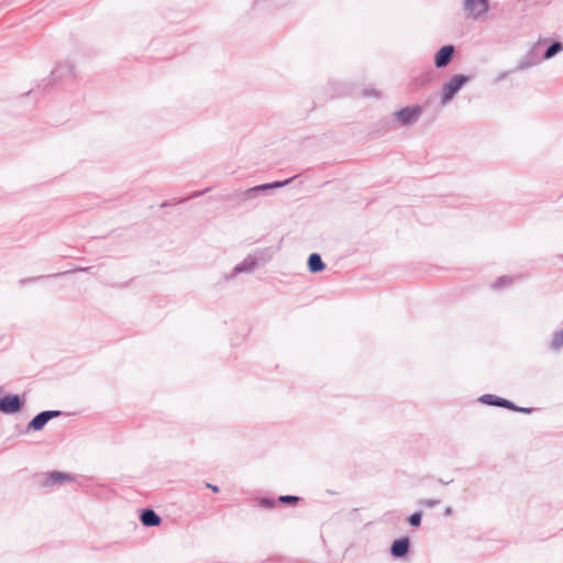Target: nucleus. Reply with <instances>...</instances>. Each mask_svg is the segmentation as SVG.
Here are the masks:
<instances>
[{
	"label": "nucleus",
	"instance_id": "10",
	"mask_svg": "<svg viewBox=\"0 0 563 563\" xmlns=\"http://www.w3.org/2000/svg\"><path fill=\"white\" fill-rule=\"evenodd\" d=\"M258 264L257 253L255 255H247L241 263L235 265L233 272L229 276V278H234L238 274L241 273H251L255 269Z\"/></svg>",
	"mask_w": 563,
	"mask_h": 563
},
{
	"label": "nucleus",
	"instance_id": "8",
	"mask_svg": "<svg viewBox=\"0 0 563 563\" xmlns=\"http://www.w3.org/2000/svg\"><path fill=\"white\" fill-rule=\"evenodd\" d=\"M455 47L452 44L440 47L434 54V66L437 68H445L453 59Z\"/></svg>",
	"mask_w": 563,
	"mask_h": 563
},
{
	"label": "nucleus",
	"instance_id": "27",
	"mask_svg": "<svg viewBox=\"0 0 563 563\" xmlns=\"http://www.w3.org/2000/svg\"><path fill=\"white\" fill-rule=\"evenodd\" d=\"M510 73H512V70H506V71L499 73V74L496 76V82H500V81H503L504 79H506Z\"/></svg>",
	"mask_w": 563,
	"mask_h": 563
},
{
	"label": "nucleus",
	"instance_id": "3",
	"mask_svg": "<svg viewBox=\"0 0 563 563\" xmlns=\"http://www.w3.org/2000/svg\"><path fill=\"white\" fill-rule=\"evenodd\" d=\"M257 194L255 187L247 188L245 190H236L225 196L227 200L234 201L239 207H246L250 209L255 208L258 205Z\"/></svg>",
	"mask_w": 563,
	"mask_h": 563
},
{
	"label": "nucleus",
	"instance_id": "15",
	"mask_svg": "<svg viewBox=\"0 0 563 563\" xmlns=\"http://www.w3.org/2000/svg\"><path fill=\"white\" fill-rule=\"evenodd\" d=\"M307 264L310 273L313 274L320 273L325 268V264L318 253H311L308 257Z\"/></svg>",
	"mask_w": 563,
	"mask_h": 563
},
{
	"label": "nucleus",
	"instance_id": "24",
	"mask_svg": "<svg viewBox=\"0 0 563 563\" xmlns=\"http://www.w3.org/2000/svg\"><path fill=\"white\" fill-rule=\"evenodd\" d=\"M294 178H295V176L290 177L288 179H285V180L273 181V183H271L272 189L285 187L286 185L291 183Z\"/></svg>",
	"mask_w": 563,
	"mask_h": 563
},
{
	"label": "nucleus",
	"instance_id": "25",
	"mask_svg": "<svg viewBox=\"0 0 563 563\" xmlns=\"http://www.w3.org/2000/svg\"><path fill=\"white\" fill-rule=\"evenodd\" d=\"M439 504H440V500H438V499H422L419 501V505L428 507V508H433V507L438 506Z\"/></svg>",
	"mask_w": 563,
	"mask_h": 563
},
{
	"label": "nucleus",
	"instance_id": "6",
	"mask_svg": "<svg viewBox=\"0 0 563 563\" xmlns=\"http://www.w3.org/2000/svg\"><path fill=\"white\" fill-rule=\"evenodd\" d=\"M422 114L421 106L405 107L394 112L396 120L404 126L413 124Z\"/></svg>",
	"mask_w": 563,
	"mask_h": 563
},
{
	"label": "nucleus",
	"instance_id": "2",
	"mask_svg": "<svg viewBox=\"0 0 563 563\" xmlns=\"http://www.w3.org/2000/svg\"><path fill=\"white\" fill-rule=\"evenodd\" d=\"M75 79L74 65L69 62H63L51 71L49 78L44 86V90L47 86H58L69 82Z\"/></svg>",
	"mask_w": 563,
	"mask_h": 563
},
{
	"label": "nucleus",
	"instance_id": "14",
	"mask_svg": "<svg viewBox=\"0 0 563 563\" xmlns=\"http://www.w3.org/2000/svg\"><path fill=\"white\" fill-rule=\"evenodd\" d=\"M74 477L69 473L53 471L48 473L47 482L52 485H62L64 483L73 482Z\"/></svg>",
	"mask_w": 563,
	"mask_h": 563
},
{
	"label": "nucleus",
	"instance_id": "21",
	"mask_svg": "<svg viewBox=\"0 0 563 563\" xmlns=\"http://www.w3.org/2000/svg\"><path fill=\"white\" fill-rule=\"evenodd\" d=\"M299 499L300 498L298 496L283 495L278 497L277 501L285 505H296L299 501Z\"/></svg>",
	"mask_w": 563,
	"mask_h": 563
},
{
	"label": "nucleus",
	"instance_id": "1",
	"mask_svg": "<svg viewBox=\"0 0 563 563\" xmlns=\"http://www.w3.org/2000/svg\"><path fill=\"white\" fill-rule=\"evenodd\" d=\"M471 80V76L457 74L451 77V79L442 86L441 90V104L445 106L454 99L459 91L465 84Z\"/></svg>",
	"mask_w": 563,
	"mask_h": 563
},
{
	"label": "nucleus",
	"instance_id": "20",
	"mask_svg": "<svg viewBox=\"0 0 563 563\" xmlns=\"http://www.w3.org/2000/svg\"><path fill=\"white\" fill-rule=\"evenodd\" d=\"M64 273L62 274H56L55 276H59V275H63ZM54 275H40V276H35V277H26V278H22L19 280V284L21 286H24L29 283H33V282H37V280H41V279H44V278H49V277H53Z\"/></svg>",
	"mask_w": 563,
	"mask_h": 563
},
{
	"label": "nucleus",
	"instance_id": "18",
	"mask_svg": "<svg viewBox=\"0 0 563 563\" xmlns=\"http://www.w3.org/2000/svg\"><path fill=\"white\" fill-rule=\"evenodd\" d=\"M563 347V329L555 332L553 334L552 341H551V349L554 351H559Z\"/></svg>",
	"mask_w": 563,
	"mask_h": 563
},
{
	"label": "nucleus",
	"instance_id": "26",
	"mask_svg": "<svg viewBox=\"0 0 563 563\" xmlns=\"http://www.w3.org/2000/svg\"><path fill=\"white\" fill-rule=\"evenodd\" d=\"M254 187H255L257 194H266L267 191L272 190L271 183L257 185V186H254Z\"/></svg>",
	"mask_w": 563,
	"mask_h": 563
},
{
	"label": "nucleus",
	"instance_id": "30",
	"mask_svg": "<svg viewBox=\"0 0 563 563\" xmlns=\"http://www.w3.org/2000/svg\"><path fill=\"white\" fill-rule=\"evenodd\" d=\"M438 482L442 485H449L453 482V479L452 478H450V479L439 478Z\"/></svg>",
	"mask_w": 563,
	"mask_h": 563
},
{
	"label": "nucleus",
	"instance_id": "13",
	"mask_svg": "<svg viewBox=\"0 0 563 563\" xmlns=\"http://www.w3.org/2000/svg\"><path fill=\"white\" fill-rule=\"evenodd\" d=\"M478 401L484 405H487V406H495V407H500V408H506V409H508V407H510V400L499 397V396H496V395H493V394L482 395L478 398Z\"/></svg>",
	"mask_w": 563,
	"mask_h": 563
},
{
	"label": "nucleus",
	"instance_id": "7",
	"mask_svg": "<svg viewBox=\"0 0 563 563\" xmlns=\"http://www.w3.org/2000/svg\"><path fill=\"white\" fill-rule=\"evenodd\" d=\"M63 415L60 410H44L38 412L35 417L31 419V421L26 426V432L30 431H40L42 430L46 423L54 419L58 418Z\"/></svg>",
	"mask_w": 563,
	"mask_h": 563
},
{
	"label": "nucleus",
	"instance_id": "23",
	"mask_svg": "<svg viewBox=\"0 0 563 563\" xmlns=\"http://www.w3.org/2000/svg\"><path fill=\"white\" fill-rule=\"evenodd\" d=\"M508 410L516 411V412H523V413H531L534 408L532 407H520L510 401V407H508Z\"/></svg>",
	"mask_w": 563,
	"mask_h": 563
},
{
	"label": "nucleus",
	"instance_id": "29",
	"mask_svg": "<svg viewBox=\"0 0 563 563\" xmlns=\"http://www.w3.org/2000/svg\"><path fill=\"white\" fill-rule=\"evenodd\" d=\"M206 487L211 489L213 493H218L219 492V487L217 485H213V484H210V483H206Z\"/></svg>",
	"mask_w": 563,
	"mask_h": 563
},
{
	"label": "nucleus",
	"instance_id": "31",
	"mask_svg": "<svg viewBox=\"0 0 563 563\" xmlns=\"http://www.w3.org/2000/svg\"><path fill=\"white\" fill-rule=\"evenodd\" d=\"M453 512V509L451 506H448L445 509H444V516H451Z\"/></svg>",
	"mask_w": 563,
	"mask_h": 563
},
{
	"label": "nucleus",
	"instance_id": "33",
	"mask_svg": "<svg viewBox=\"0 0 563 563\" xmlns=\"http://www.w3.org/2000/svg\"><path fill=\"white\" fill-rule=\"evenodd\" d=\"M428 80H429V75H426V76H424V78H423V80H422V82H426V81H428Z\"/></svg>",
	"mask_w": 563,
	"mask_h": 563
},
{
	"label": "nucleus",
	"instance_id": "5",
	"mask_svg": "<svg viewBox=\"0 0 563 563\" xmlns=\"http://www.w3.org/2000/svg\"><path fill=\"white\" fill-rule=\"evenodd\" d=\"M463 10L466 18L478 20L489 10L488 0H464Z\"/></svg>",
	"mask_w": 563,
	"mask_h": 563
},
{
	"label": "nucleus",
	"instance_id": "22",
	"mask_svg": "<svg viewBox=\"0 0 563 563\" xmlns=\"http://www.w3.org/2000/svg\"><path fill=\"white\" fill-rule=\"evenodd\" d=\"M421 519H422V514L420 511H416L408 517V523L411 527L417 528L421 525Z\"/></svg>",
	"mask_w": 563,
	"mask_h": 563
},
{
	"label": "nucleus",
	"instance_id": "4",
	"mask_svg": "<svg viewBox=\"0 0 563 563\" xmlns=\"http://www.w3.org/2000/svg\"><path fill=\"white\" fill-rule=\"evenodd\" d=\"M2 388L0 387V394ZM25 404L24 397L18 394H8L0 396V412L4 415H13L19 412Z\"/></svg>",
	"mask_w": 563,
	"mask_h": 563
},
{
	"label": "nucleus",
	"instance_id": "9",
	"mask_svg": "<svg viewBox=\"0 0 563 563\" xmlns=\"http://www.w3.org/2000/svg\"><path fill=\"white\" fill-rule=\"evenodd\" d=\"M410 539L408 537H401L393 541L390 545V555L394 559H405L410 551Z\"/></svg>",
	"mask_w": 563,
	"mask_h": 563
},
{
	"label": "nucleus",
	"instance_id": "11",
	"mask_svg": "<svg viewBox=\"0 0 563 563\" xmlns=\"http://www.w3.org/2000/svg\"><path fill=\"white\" fill-rule=\"evenodd\" d=\"M542 60V57L539 56L536 48L530 49L518 63V65L515 68V71H522L528 68H531L538 64H540Z\"/></svg>",
	"mask_w": 563,
	"mask_h": 563
},
{
	"label": "nucleus",
	"instance_id": "19",
	"mask_svg": "<svg viewBox=\"0 0 563 563\" xmlns=\"http://www.w3.org/2000/svg\"><path fill=\"white\" fill-rule=\"evenodd\" d=\"M257 503L260 506H262L264 508L272 509V508L276 507L278 501H277V499L272 498V497H260L257 499Z\"/></svg>",
	"mask_w": 563,
	"mask_h": 563
},
{
	"label": "nucleus",
	"instance_id": "12",
	"mask_svg": "<svg viewBox=\"0 0 563 563\" xmlns=\"http://www.w3.org/2000/svg\"><path fill=\"white\" fill-rule=\"evenodd\" d=\"M140 520L144 527H157L162 522V518L151 508L142 509Z\"/></svg>",
	"mask_w": 563,
	"mask_h": 563
},
{
	"label": "nucleus",
	"instance_id": "17",
	"mask_svg": "<svg viewBox=\"0 0 563 563\" xmlns=\"http://www.w3.org/2000/svg\"><path fill=\"white\" fill-rule=\"evenodd\" d=\"M514 282V277L512 276H508V275H504V276H500L498 277L494 283H493V288L495 289H501V288H505L509 285H511Z\"/></svg>",
	"mask_w": 563,
	"mask_h": 563
},
{
	"label": "nucleus",
	"instance_id": "28",
	"mask_svg": "<svg viewBox=\"0 0 563 563\" xmlns=\"http://www.w3.org/2000/svg\"><path fill=\"white\" fill-rule=\"evenodd\" d=\"M209 190H210V188H206L205 190H200V191H195V192L191 194L190 197L191 198L200 197V196H202L205 192H207Z\"/></svg>",
	"mask_w": 563,
	"mask_h": 563
},
{
	"label": "nucleus",
	"instance_id": "16",
	"mask_svg": "<svg viewBox=\"0 0 563 563\" xmlns=\"http://www.w3.org/2000/svg\"><path fill=\"white\" fill-rule=\"evenodd\" d=\"M563 51V44L560 41H553L542 55V59L548 60Z\"/></svg>",
	"mask_w": 563,
	"mask_h": 563
},
{
	"label": "nucleus",
	"instance_id": "32",
	"mask_svg": "<svg viewBox=\"0 0 563 563\" xmlns=\"http://www.w3.org/2000/svg\"><path fill=\"white\" fill-rule=\"evenodd\" d=\"M91 267H79L77 271L88 272Z\"/></svg>",
	"mask_w": 563,
	"mask_h": 563
}]
</instances>
